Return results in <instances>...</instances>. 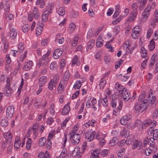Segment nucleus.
Here are the masks:
<instances>
[{"instance_id": "obj_1", "label": "nucleus", "mask_w": 158, "mask_h": 158, "mask_svg": "<svg viewBox=\"0 0 158 158\" xmlns=\"http://www.w3.org/2000/svg\"><path fill=\"white\" fill-rule=\"evenodd\" d=\"M155 3L153 2L148 5L145 9L142 14V19L143 21H146L150 14V12L152 9H153L155 7Z\"/></svg>"}, {"instance_id": "obj_2", "label": "nucleus", "mask_w": 158, "mask_h": 158, "mask_svg": "<svg viewBox=\"0 0 158 158\" xmlns=\"http://www.w3.org/2000/svg\"><path fill=\"white\" fill-rule=\"evenodd\" d=\"M69 135L70 136L71 143L74 145H77L80 142L81 136L77 133L74 132H70Z\"/></svg>"}, {"instance_id": "obj_3", "label": "nucleus", "mask_w": 158, "mask_h": 158, "mask_svg": "<svg viewBox=\"0 0 158 158\" xmlns=\"http://www.w3.org/2000/svg\"><path fill=\"white\" fill-rule=\"evenodd\" d=\"M3 92L5 95L6 96H11L12 94V90L10 87V83L9 78L7 79L6 85L4 89Z\"/></svg>"}, {"instance_id": "obj_4", "label": "nucleus", "mask_w": 158, "mask_h": 158, "mask_svg": "<svg viewBox=\"0 0 158 158\" xmlns=\"http://www.w3.org/2000/svg\"><path fill=\"white\" fill-rule=\"evenodd\" d=\"M39 127V125L38 123H34L32 128H30L28 131V134H30L32 131L34 135V138L35 139L37 135V131Z\"/></svg>"}, {"instance_id": "obj_5", "label": "nucleus", "mask_w": 158, "mask_h": 158, "mask_svg": "<svg viewBox=\"0 0 158 158\" xmlns=\"http://www.w3.org/2000/svg\"><path fill=\"white\" fill-rule=\"evenodd\" d=\"M58 81L59 79L56 77L51 79L48 84V88L49 89L52 91L53 89V87L56 88Z\"/></svg>"}, {"instance_id": "obj_6", "label": "nucleus", "mask_w": 158, "mask_h": 158, "mask_svg": "<svg viewBox=\"0 0 158 158\" xmlns=\"http://www.w3.org/2000/svg\"><path fill=\"white\" fill-rule=\"evenodd\" d=\"M96 132L94 131L91 132V130H88L85 134V138L89 141H92L95 136Z\"/></svg>"}, {"instance_id": "obj_7", "label": "nucleus", "mask_w": 158, "mask_h": 158, "mask_svg": "<svg viewBox=\"0 0 158 158\" xmlns=\"http://www.w3.org/2000/svg\"><path fill=\"white\" fill-rule=\"evenodd\" d=\"M17 35V31L15 28L13 27L10 29L8 35L11 39L13 40L15 39Z\"/></svg>"}, {"instance_id": "obj_8", "label": "nucleus", "mask_w": 158, "mask_h": 158, "mask_svg": "<svg viewBox=\"0 0 158 158\" xmlns=\"http://www.w3.org/2000/svg\"><path fill=\"white\" fill-rule=\"evenodd\" d=\"M121 95L123 99L126 101H128L131 98V94L127 89H123V92Z\"/></svg>"}, {"instance_id": "obj_9", "label": "nucleus", "mask_w": 158, "mask_h": 158, "mask_svg": "<svg viewBox=\"0 0 158 158\" xmlns=\"http://www.w3.org/2000/svg\"><path fill=\"white\" fill-rule=\"evenodd\" d=\"M14 108L13 106H8L6 110V116L9 118H11L14 113Z\"/></svg>"}, {"instance_id": "obj_10", "label": "nucleus", "mask_w": 158, "mask_h": 158, "mask_svg": "<svg viewBox=\"0 0 158 158\" xmlns=\"http://www.w3.org/2000/svg\"><path fill=\"white\" fill-rule=\"evenodd\" d=\"M97 100L96 99L94 98H91L90 100L88 99L86 103V106L88 108H89L96 104Z\"/></svg>"}, {"instance_id": "obj_11", "label": "nucleus", "mask_w": 158, "mask_h": 158, "mask_svg": "<svg viewBox=\"0 0 158 158\" xmlns=\"http://www.w3.org/2000/svg\"><path fill=\"white\" fill-rule=\"evenodd\" d=\"M33 65V63L31 60H28L24 62L23 67V69L24 71H28L30 70Z\"/></svg>"}, {"instance_id": "obj_12", "label": "nucleus", "mask_w": 158, "mask_h": 158, "mask_svg": "<svg viewBox=\"0 0 158 158\" xmlns=\"http://www.w3.org/2000/svg\"><path fill=\"white\" fill-rule=\"evenodd\" d=\"M155 139L154 138V137L153 138L152 137H150L149 138H147L145 139L144 143L145 144H149L151 147L153 148V147L155 144Z\"/></svg>"}, {"instance_id": "obj_13", "label": "nucleus", "mask_w": 158, "mask_h": 158, "mask_svg": "<svg viewBox=\"0 0 158 158\" xmlns=\"http://www.w3.org/2000/svg\"><path fill=\"white\" fill-rule=\"evenodd\" d=\"M140 30H137V27H134L132 31L131 36L132 38L134 39L137 38L140 35Z\"/></svg>"}, {"instance_id": "obj_14", "label": "nucleus", "mask_w": 158, "mask_h": 158, "mask_svg": "<svg viewBox=\"0 0 158 158\" xmlns=\"http://www.w3.org/2000/svg\"><path fill=\"white\" fill-rule=\"evenodd\" d=\"M130 119V115H125L123 117L120 119V123L123 125H125L129 122Z\"/></svg>"}, {"instance_id": "obj_15", "label": "nucleus", "mask_w": 158, "mask_h": 158, "mask_svg": "<svg viewBox=\"0 0 158 158\" xmlns=\"http://www.w3.org/2000/svg\"><path fill=\"white\" fill-rule=\"evenodd\" d=\"M2 39L4 44L3 52L4 53H6L9 48V43L5 37L2 36Z\"/></svg>"}, {"instance_id": "obj_16", "label": "nucleus", "mask_w": 158, "mask_h": 158, "mask_svg": "<svg viewBox=\"0 0 158 158\" xmlns=\"http://www.w3.org/2000/svg\"><path fill=\"white\" fill-rule=\"evenodd\" d=\"M142 142L137 140H135L133 141L132 148L135 149L137 148L138 149H140L142 147Z\"/></svg>"}, {"instance_id": "obj_17", "label": "nucleus", "mask_w": 158, "mask_h": 158, "mask_svg": "<svg viewBox=\"0 0 158 158\" xmlns=\"http://www.w3.org/2000/svg\"><path fill=\"white\" fill-rule=\"evenodd\" d=\"M133 140V139L132 138H130V137L128 136L126 141L125 139L121 140L118 143V145L120 146H123L125 143L127 144H129L131 143V141Z\"/></svg>"}, {"instance_id": "obj_18", "label": "nucleus", "mask_w": 158, "mask_h": 158, "mask_svg": "<svg viewBox=\"0 0 158 158\" xmlns=\"http://www.w3.org/2000/svg\"><path fill=\"white\" fill-rule=\"evenodd\" d=\"M145 108V106L142 104L141 102L137 103L135 104V110L137 111H139L140 110L143 111L144 110Z\"/></svg>"}, {"instance_id": "obj_19", "label": "nucleus", "mask_w": 158, "mask_h": 158, "mask_svg": "<svg viewBox=\"0 0 158 158\" xmlns=\"http://www.w3.org/2000/svg\"><path fill=\"white\" fill-rule=\"evenodd\" d=\"M63 52L59 49H56L53 54L52 56L55 59H57L62 55Z\"/></svg>"}, {"instance_id": "obj_20", "label": "nucleus", "mask_w": 158, "mask_h": 158, "mask_svg": "<svg viewBox=\"0 0 158 158\" xmlns=\"http://www.w3.org/2000/svg\"><path fill=\"white\" fill-rule=\"evenodd\" d=\"M70 102H69L64 106L61 111V113L62 114L65 115L69 112L70 110Z\"/></svg>"}, {"instance_id": "obj_21", "label": "nucleus", "mask_w": 158, "mask_h": 158, "mask_svg": "<svg viewBox=\"0 0 158 158\" xmlns=\"http://www.w3.org/2000/svg\"><path fill=\"white\" fill-rule=\"evenodd\" d=\"M3 136L7 142H10L11 141L12 135L10 132L4 133Z\"/></svg>"}, {"instance_id": "obj_22", "label": "nucleus", "mask_w": 158, "mask_h": 158, "mask_svg": "<svg viewBox=\"0 0 158 158\" xmlns=\"http://www.w3.org/2000/svg\"><path fill=\"white\" fill-rule=\"evenodd\" d=\"M38 25H39L36 27V34L38 35H39L41 33L42 29L44 26V24L41 22L39 24L38 23Z\"/></svg>"}, {"instance_id": "obj_23", "label": "nucleus", "mask_w": 158, "mask_h": 158, "mask_svg": "<svg viewBox=\"0 0 158 158\" xmlns=\"http://www.w3.org/2000/svg\"><path fill=\"white\" fill-rule=\"evenodd\" d=\"M98 103H102L103 106L106 107L108 104V102L106 96L102 98H100L98 100Z\"/></svg>"}, {"instance_id": "obj_24", "label": "nucleus", "mask_w": 158, "mask_h": 158, "mask_svg": "<svg viewBox=\"0 0 158 158\" xmlns=\"http://www.w3.org/2000/svg\"><path fill=\"white\" fill-rule=\"evenodd\" d=\"M50 11L47 10H45L42 15V20L44 22H46L48 19Z\"/></svg>"}, {"instance_id": "obj_25", "label": "nucleus", "mask_w": 158, "mask_h": 158, "mask_svg": "<svg viewBox=\"0 0 158 158\" xmlns=\"http://www.w3.org/2000/svg\"><path fill=\"white\" fill-rule=\"evenodd\" d=\"M123 106V102L121 101L119 102V106L117 108H115L113 110V114L114 115H116L117 114H115V113H118L120 112L121 108Z\"/></svg>"}, {"instance_id": "obj_26", "label": "nucleus", "mask_w": 158, "mask_h": 158, "mask_svg": "<svg viewBox=\"0 0 158 158\" xmlns=\"http://www.w3.org/2000/svg\"><path fill=\"white\" fill-rule=\"evenodd\" d=\"M47 81V77L45 76H43L39 79V83L40 86H42Z\"/></svg>"}, {"instance_id": "obj_27", "label": "nucleus", "mask_w": 158, "mask_h": 158, "mask_svg": "<svg viewBox=\"0 0 158 158\" xmlns=\"http://www.w3.org/2000/svg\"><path fill=\"white\" fill-rule=\"evenodd\" d=\"M152 122L150 119L144 121L143 123L142 124L141 126L142 129L145 128L147 126H149L151 124H152Z\"/></svg>"}, {"instance_id": "obj_28", "label": "nucleus", "mask_w": 158, "mask_h": 158, "mask_svg": "<svg viewBox=\"0 0 158 158\" xmlns=\"http://www.w3.org/2000/svg\"><path fill=\"white\" fill-rule=\"evenodd\" d=\"M33 12L35 18L36 19H38L40 17V13L36 7H34Z\"/></svg>"}, {"instance_id": "obj_29", "label": "nucleus", "mask_w": 158, "mask_h": 158, "mask_svg": "<svg viewBox=\"0 0 158 158\" xmlns=\"http://www.w3.org/2000/svg\"><path fill=\"white\" fill-rule=\"evenodd\" d=\"M21 142L19 137H17L15 139L14 143V147L18 148L21 145Z\"/></svg>"}, {"instance_id": "obj_30", "label": "nucleus", "mask_w": 158, "mask_h": 158, "mask_svg": "<svg viewBox=\"0 0 158 158\" xmlns=\"http://www.w3.org/2000/svg\"><path fill=\"white\" fill-rule=\"evenodd\" d=\"M55 106V104L52 103L50 105L49 107L50 113L52 115H54L55 114V111L54 110Z\"/></svg>"}, {"instance_id": "obj_31", "label": "nucleus", "mask_w": 158, "mask_h": 158, "mask_svg": "<svg viewBox=\"0 0 158 158\" xmlns=\"http://www.w3.org/2000/svg\"><path fill=\"white\" fill-rule=\"evenodd\" d=\"M129 134V131L127 130L125 128H124L121 130L120 134L121 136L125 135L126 136H127L128 137Z\"/></svg>"}, {"instance_id": "obj_32", "label": "nucleus", "mask_w": 158, "mask_h": 158, "mask_svg": "<svg viewBox=\"0 0 158 158\" xmlns=\"http://www.w3.org/2000/svg\"><path fill=\"white\" fill-rule=\"evenodd\" d=\"M103 41L102 39V38L99 36L97 40L96 45L98 47H100L103 45Z\"/></svg>"}, {"instance_id": "obj_33", "label": "nucleus", "mask_w": 158, "mask_h": 158, "mask_svg": "<svg viewBox=\"0 0 158 158\" xmlns=\"http://www.w3.org/2000/svg\"><path fill=\"white\" fill-rule=\"evenodd\" d=\"M115 88L116 89L117 91H118V93L120 94L123 92V89H126L125 88H123V87L121 85L119 84L117 85Z\"/></svg>"}, {"instance_id": "obj_34", "label": "nucleus", "mask_w": 158, "mask_h": 158, "mask_svg": "<svg viewBox=\"0 0 158 158\" xmlns=\"http://www.w3.org/2000/svg\"><path fill=\"white\" fill-rule=\"evenodd\" d=\"M79 64V63L78 60V57L77 56H75L73 58L72 62L71 64V66H73L74 64L78 66Z\"/></svg>"}, {"instance_id": "obj_35", "label": "nucleus", "mask_w": 158, "mask_h": 158, "mask_svg": "<svg viewBox=\"0 0 158 158\" xmlns=\"http://www.w3.org/2000/svg\"><path fill=\"white\" fill-rule=\"evenodd\" d=\"M70 77V74L68 71H67L64 73L63 80L64 81H67L69 79Z\"/></svg>"}, {"instance_id": "obj_36", "label": "nucleus", "mask_w": 158, "mask_h": 158, "mask_svg": "<svg viewBox=\"0 0 158 158\" xmlns=\"http://www.w3.org/2000/svg\"><path fill=\"white\" fill-rule=\"evenodd\" d=\"M41 105V100L40 98L36 99L34 102L33 105L35 109H37Z\"/></svg>"}, {"instance_id": "obj_37", "label": "nucleus", "mask_w": 158, "mask_h": 158, "mask_svg": "<svg viewBox=\"0 0 158 158\" xmlns=\"http://www.w3.org/2000/svg\"><path fill=\"white\" fill-rule=\"evenodd\" d=\"M138 14V11H132L130 13V17L135 20Z\"/></svg>"}, {"instance_id": "obj_38", "label": "nucleus", "mask_w": 158, "mask_h": 158, "mask_svg": "<svg viewBox=\"0 0 158 158\" xmlns=\"http://www.w3.org/2000/svg\"><path fill=\"white\" fill-rule=\"evenodd\" d=\"M27 51L25 50L23 53H22L20 56L19 57V60L21 62H23L25 59L26 56L27 54Z\"/></svg>"}, {"instance_id": "obj_39", "label": "nucleus", "mask_w": 158, "mask_h": 158, "mask_svg": "<svg viewBox=\"0 0 158 158\" xmlns=\"http://www.w3.org/2000/svg\"><path fill=\"white\" fill-rule=\"evenodd\" d=\"M19 51L20 53H22L24 49V46L22 43H19L18 46Z\"/></svg>"}, {"instance_id": "obj_40", "label": "nucleus", "mask_w": 158, "mask_h": 158, "mask_svg": "<svg viewBox=\"0 0 158 158\" xmlns=\"http://www.w3.org/2000/svg\"><path fill=\"white\" fill-rule=\"evenodd\" d=\"M46 142V138L45 137L41 138L39 141V145L40 146H43Z\"/></svg>"}, {"instance_id": "obj_41", "label": "nucleus", "mask_w": 158, "mask_h": 158, "mask_svg": "<svg viewBox=\"0 0 158 158\" xmlns=\"http://www.w3.org/2000/svg\"><path fill=\"white\" fill-rule=\"evenodd\" d=\"M95 42V40L92 39L89 41L87 44V47L89 48H92L94 46Z\"/></svg>"}, {"instance_id": "obj_42", "label": "nucleus", "mask_w": 158, "mask_h": 158, "mask_svg": "<svg viewBox=\"0 0 158 158\" xmlns=\"http://www.w3.org/2000/svg\"><path fill=\"white\" fill-rule=\"evenodd\" d=\"M30 26L28 24L24 25L22 27V30L24 33H26L29 30Z\"/></svg>"}, {"instance_id": "obj_43", "label": "nucleus", "mask_w": 158, "mask_h": 158, "mask_svg": "<svg viewBox=\"0 0 158 158\" xmlns=\"http://www.w3.org/2000/svg\"><path fill=\"white\" fill-rule=\"evenodd\" d=\"M81 83L79 81H77L73 85V87L75 89H79L81 86Z\"/></svg>"}, {"instance_id": "obj_44", "label": "nucleus", "mask_w": 158, "mask_h": 158, "mask_svg": "<svg viewBox=\"0 0 158 158\" xmlns=\"http://www.w3.org/2000/svg\"><path fill=\"white\" fill-rule=\"evenodd\" d=\"M155 46V43L154 41L152 40L150 42V44L148 45L150 51L152 50L154 48Z\"/></svg>"}, {"instance_id": "obj_45", "label": "nucleus", "mask_w": 158, "mask_h": 158, "mask_svg": "<svg viewBox=\"0 0 158 158\" xmlns=\"http://www.w3.org/2000/svg\"><path fill=\"white\" fill-rule=\"evenodd\" d=\"M79 39V37L78 36H76L74 38L72 42V44L73 46H76L77 43Z\"/></svg>"}, {"instance_id": "obj_46", "label": "nucleus", "mask_w": 158, "mask_h": 158, "mask_svg": "<svg viewBox=\"0 0 158 158\" xmlns=\"http://www.w3.org/2000/svg\"><path fill=\"white\" fill-rule=\"evenodd\" d=\"M149 98L148 103H154L156 100V98L155 96H152L151 98L150 95H149V96L148 97Z\"/></svg>"}, {"instance_id": "obj_47", "label": "nucleus", "mask_w": 158, "mask_h": 158, "mask_svg": "<svg viewBox=\"0 0 158 158\" xmlns=\"http://www.w3.org/2000/svg\"><path fill=\"white\" fill-rule=\"evenodd\" d=\"M8 124V123L6 119L4 118L2 120L1 124L3 127H6L7 126Z\"/></svg>"}, {"instance_id": "obj_48", "label": "nucleus", "mask_w": 158, "mask_h": 158, "mask_svg": "<svg viewBox=\"0 0 158 158\" xmlns=\"http://www.w3.org/2000/svg\"><path fill=\"white\" fill-rule=\"evenodd\" d=\"M145 91H143L140 94L138 98V100L140 102H141L143 99L145 97Z\"/></svg>"}, {"instance_id": "obj_49", "label": "nucleus", "mask_w": 158, "mask_h": 158, "mask_svg": "<svg viewBox=\"0 0 158 158\" xmlns=\"http://www.w3.org/2000/svg\"><path fill=\"white\" fill-rule=\"evenodd\" d=\"M156 56L155 54H153L152 56L149 64V66H152L154 65Z\"/></svg>"}, {"instance_id": "obj_50", "label": "nucleus", "mask_w": 158, "mask_h": 158, "mask_svg": "<svg viewBox=\"0 0 158 158\" xmlns=\"http://www.w3.org/2000/svg\"><path fill=\"white\" fill-rule=\"evenodd\" d=\"M64 87L63 86L62 84H61L60 82L57 88V90L58 92H59V93H61L62 91H64Z\"/></svg>"}, {"instance_id": "obj_51", "label": "nucleus", "mask_w": 158, "mask_h": 158, "mask_svg": "<svg viewBox=\"0 0 158 158\" xmlns=\"http://www.w3.org/2000/svg\"><path fill=\"white\" fill-rule=\"evenodd\" d=\"M117 141V138L116 137H113L112 140H111L109 142V144L111 146H113L115 145Z\"/></svg>"}, {"instance_id": "obj_52", "label": "nucleus", "mask_w": 158, "mask_h": 158, "mask_svg": "<svg viewBox=\"0 0 158 158\" xmlns=\"http://www.w3.org/2000/svg\"><path fill=\"white\" fill-rule=\"evenodd\" d=\"M106 84V80L104 79H103L102 80H101V81L99 84V85L100 86L101 89H103Z\"/></svg>"}, {"instance_id": "obj_53", "label": "nucleus", "mask_w": 158, "mask_h": 158, "mask_svg": "<svg viewBox=\"0 0 158 158\" xmlns=\"http://www.w3.org/2000/svg\"><path fill=\"white\" fill-rule=\"evenodd\" d=\"M109 151L108 150H103L101 151V155L103 157L106 156L107 155Z\"/></svg>"}, {"instance_id": "obj_54", "label": "nucleus", "mask_w": 158, "mask_h": 158, "mask_svg": "<svg viewBox=\"0 0 158 158\" xmlns=\"http://www.w3.org/2000/svg\"><path fill=\"white\" fill-rule=\"evenodd\" d=\"M87 145V143L86 142H84L82 145L81 148V150L82 153H84L85 151Z\"/></svg>"}, {"instance_id": "obj_55", "label": "nucleus", "mask_w": 158, "mask_h": 158, "mask_svg": "<svg viewBox=\"0 0 158 158\" xmlns=\"http://www.w3.org/2000/svg\"><path fill=\"white\" fill-rule=\"evenodd\" d=\"M51 52V51L50 50H48L47 53L44 55L42 57V60H45L46 58L48 57Z\"/></svg>"}, {"instance_id": "obj_56", "label": "nucleus", "mask_w": 158, "mask_h": 158, "mask_svg": "<svg viewBox=\"0 0 158 158\" xmlns=\"http://www.w3.org/2000/svg\"><path fill=\"white\" fill-rule=\"evenodd\" d=\"M58 11L59 15L60 16H63L65 14V10L63 8H60Z\"/></svg>"}, {"instance_id": "obj_57", "label": "nucleus", "mask_w": 158, "mask_h": 158, "mask_svg": "<svg viewBox=\"0 0 158 158\" xmlns=\"http://www.w3.org/2000/svg\"><path fill=\"white\" fill-rule=\"evenodd\" d=\"M56 63L55 62H53L50 64V69L51 70H53L56 68Z\"/></svg>"}, {"instance_id": "obj_58", "label": "nucleus", "mask_w": 158, "mask_h": 158, "mask_svg": "<svg viewBox=\"0 0 158 158\" xmlns=\"http://www.w3.org/2000/svg\"><path fill=\"white\" fill-rule=\"evenodd\" d=\"M31 139L29 138L26 143V148L27 149H29L31 148Z\"/></svg>"}, {"instance_id": "obj_59", "label": "nucleus", "mask_w": 158, "mask_h": 158, "mask_svg": "<svg viewBox=\"0 0 158 158\" xmlns=\"http://www.w3.org/2000/svg\"><path fill=\"white\" fill-rule=\"evenodd\" d=\"M112 41V40H111L109 41H108L107 43H106L105 44V46L108 49H110L111 51L112 52L113 51V50L112 48V47H111V45L109 44Z\"/></svg>"}, {"instance_id": "obj_60", "label": "nucleus", "mask_w": 158, "mask_h": 158, "mask_svg": "<svg viewBox=\"0 0 158 158\" xmlns=\"http://www.w3.org/2000/svg\"><path fill=\"white\" fill-rule=\"evenodd\" d=\"M131 9L133 11H138L137 9L138 8V6L136 3H133L131 6Z\"/></svg>"}, {"instance_id": "obj_61", "label": "nucleus", "mask_w": 158, "mask_h": 158, "mask_svg": "<svg viewBox=\"0 0 158 158\" xmlns=\"http://www.w3.org/2000/svg\"><path fill=\"white\" fill-rule=\"evenodd\" d=\"M6 60L7 63L8 64H10L11 62V59L9 54H8L6 55Z\"/></svg>"}, {"instance_id": "obj_62", "label": "nucleus", "mask_w": 158, "mask_h": 158, "mask_svg": "<svg viewBox=\"0 0 158 158\" xmlns=\"http://www.w3.org/2000/svg\"><path fill=\"white\" fill-rule=\"evenodd\" d=\"M153 30L151 28H149L147 33V37H150L153 33Z\"/></svg>"}, {"instance_id": "obj_63", "label": "nucleus", "mask_w": 158, "mask_h": 158, "mask_svg": "<svg viewBox=\"0 0 158 158\" xmlns=\"http://www.w3.org/2000/svg\"><path fill=\"white\" fill-rule=\"evenodd\" d=\"M158 22V15H154V18L153 22H151V24L152 25H155V23Z\"/></svg>"}, {"instance_id": "obj_64", "label": "nucleus", "mask_w": 158, "mask_h": 158, "mask_svg": "<svg viewBox=\"0 0 158 158\" xmlns=\"http://www.w3.org/2000/svg\"><path fill=\"white\" fill-rule=\"evenodd\" d=\"M152 135L154 138H158V129H155L153 131Z\"/></svg>"}]
</instances>
